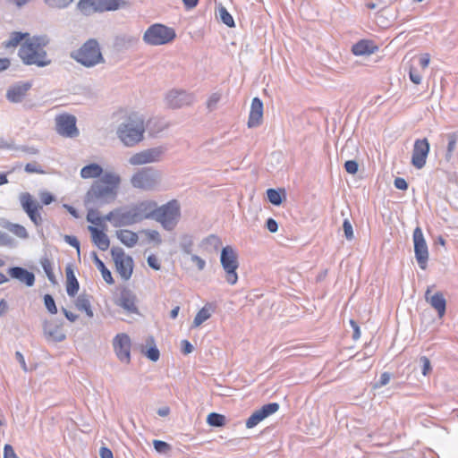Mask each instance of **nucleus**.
<instances>
[{
	"label": "nucleus",
	"instance_id": "f257e3e1",
	"mask_svg": "<svg viewBox=\"0 0 458 458\" xmlns=\"http://www.w3.org/2000/svg\"><path fill=\"white\" fill-rule=\"evenodd\" d=\"M121 183L119 174L106 172L95 181L86 193L84 202L86 206L100 208L114 202L118 195Z\"/></svg>",
	"mask_w": 458,
	"mask_h": 458
},
{
	"label": "nucleus",
	"instance_id": "f03ea898",
	"mask_svg": "<svg viewBox=\"0 0 458 458\" xmlns=\"http://www.w3.org/2000/svg\"><path fill=\"white\" fill-rule=\"evenodd\" d=\"M48 43L49 39L46 35L29 38L21 45L18 55L26 65L46 67L52 63L44 49Z\"/></svg>",
	"mask_w": 458,
	"mask_h": 458
},
{
	"label": "nucleus",
	"instance_id": "7ed1b4c3",
	"mask_svg": "<svg viewBox=\"0 0 458 458\" xmlns=\"http://www.w3.org/2000/svg\"><path fill=\"white\" fill-rule=\"evenodd\" d=\"M153 205L145 200L127 208H118L105 216L114 227L129 226L148 219V210Z\"/></svg>",
	"mask_w": 458,
	"mask_h": 458
},
{
	"label": "nucleus",
	"instance_id": "20e7f679",
	"mask_svg": "<svg viewBox=\"0 0 458 458\" xmlns=\"http://www.w3.org/2000/svg\"><path fill=\"white\" fill-rule=\"evenodd\" d=\"M150 204L153 206L148 210V219L151 218L160 223L167 231L174 230L181 217L179 202L176 199H172L161 207H157V203L150 200Z\"/></svg>",
	"mask_w": 458,
	"mask_h": 458
},
{
	"label": "nucleus",
	"instance_id": "39448f33",
	"mask_svg": "<svg viewBox=\"0 0 458 458\" xmlns=\"http://www.w3.org/2000/svg\"><path fill=\"white\" fill-rule=\"evenodd\" d=\"M144 120L138 114L129 115L117 128V137L126 147H133L143 140Z\"/></svg>",
	"mask_w": 458,
	"mask_h": 458
},
{
	"label": "nucleus",
	"instance_id": "423d86ee",
	"mask_svg": "<svg viewBox=\"0 0 458 458\" xmlns=\"http://www.w3.org/2000/svg\"><path fill=\"white\" fill-rule=\"evenodd\" d=\"M72 57L86 67H93L96 64L105 63L99 44L93 38L86 41L80 49L72 55Z\"/></svg>",
	"mask_w": 458,
	"mask_h": 458
},
{
	"label": "nucleus",
	"instance_id": "0eeeda50",
	"mask_svg": "<svg viewBox=\"0 0 458 458\" xmlns=\"http://www.w3.org/2000/svg\"><path fill=\"white\" fill-rule=\"evenodd\" d=\"M220 262L225 273V280L230 285H234L238 281L237 268L239 267L238 255L235 250L227 245L221 250Z\"/></svg>",
	"mask_w": 458,
	"mask_h": 458
},
{
	"label": "nucleus",
	"instance_id": "6e6552de",
	"mask_svg": "<svg viewBox=\"0 0 458 458\" xmlns=\"http://www.w3.org/2000/svg\"><path fill=\"white\" fill-rule=\"evenodd\" d=\"M174 38V29L157 23L145 31L143 40L148 45L159 46L171 42Z\"/></svg>",
	"mask_w": 458,
	"mask_h": 458
},
{
	"label": "nucleus",
	"instance_id": "1a4fd4ad",
	"mask_svg": "<svg viewBox=\"0 0 458 458\" xmlns=\"http://www.w3.org/2000/svg\"><path fill=\"white\" fill-rule=\"evenodd\" d=\"M160 180V173L153 167H144L135 173L131 179V183L134 188L151 191L153 190Z\"/></svg>",
	"mask_w": 458,
	"mask_h": 458
},
{
	"label": "nucleus",
	"instance_id": "9d476101",
	"mask_svg": "<svg viewBox=\"0 0 458 458\" xmlns=\"http://www.w3.org/2000/svg\"><path fill=\"white\" fill-rule=\"evenodd\" d=\"M55 131L65 138H76L79 135V130L76 126V117L70 114H61L55 116Z\"/></svg>",
	"mask_w": 458,
	"mask_h": 458
},
{
	"label": "nucleus",
	"instance_id": "9b49d317",
	"mask_svg": "<svg viewBox=\"0 0 458 458\" xmlns=\"http://www.w3.org/2000/svg\"><path fill=\"white\" fill-rule=\"evenodd\" d=\"M412 238L416 260L419 267L424 270L427 268L429 255L428 245L420 227L417 226L414 229Z\"/></svg>",
	"mask_w": 458,
	"mask_h": 458
},
{
	"label": "nucleus",
	"instance_id": "f8f14e48",
	"mask_svg": "<svg viewBox=\"0 0 458 458\" xmlns=\"http://www.w3.org/2000/svg\"><path fill=\"white\" fill-rule=\"evenodd\" d=\"M165 153L163 147H156L144 149L132 155L129 158V163L132 165H141L149 163H156L161 160Z\"/></svg>",
	"mask_w": 458,
	"mask_h": 458
},
{
	"label": "nucleus",
	"instance_id": "ddd939ff",
	"mask_svg": "<svg viewBox=\"0 0 458 458\" xmlns=\"http://www.w3.org/2000/svg\"><path fill=\"white\" fill-rule=\"evenodd\" d=\"M429 149L430 146L426 138L415 140L411 155V164L414 167L421 169L425 166Z\"/></svg>",
	"mask_w": 458,
	"mask_h": 458
},
{
	"label": "nucleus",
	"instance_id": "4468645a",
	"mask_svg": "<svg viewBox=\"0 0 458 458\" xmlns=\"http://www.w3.org/2000/svg\"><path fill=\"white\" fill-rule=\"evenodd\" d=\"M43 333L47 342L59 343L66 338L63 330V322L58 319L44 321Z\"/></svg>",
	"mask_w": 458,
	"mask_h": 458
},
{
	"label": "nucleus",
	"instance_id": "2eb2a0df",
	"mask_svg": "<svg viewBox=\"0 0 458 458\" xmlns=\"http://www.w3.org/2000/svg\"><path fill=\"white\" fill-rule=\"evenodd\" d=\"M114 352L120 361H131V339L126 334H118L113 340Z\"/></svg>",
	"mask_w": 458,
	"mask_h": 458
},
{
	"label": "nucleus",
	"instance_id": "dca6fc26",
	"mask_svg": "<svg viewBox=\"0 0 458 458\" xmlns=\"http://www.w3.org/2000/svg\"><path fill=\"white\" fill-rule=\"evenodd\" d=\"M194 94L183 89H172L165 97L167 105L172 108H181L194 102Z\"/></svg>",
	"mask_w": 458,
	"mask_h": 458
},
{
	"label": "nucleus",
	"instance_id": "f3484780",
	"mask_svg": "<svg viewBox=\"0 0 458 458\" xmlns=\"http://www.w3.org/2000/svg\"><path fill=\"white\" fill-rule=\"evenodd\" d=\"M20 201L23 210L27 213L30 219L36 225H39L42 223V217L38 212V208H41L30 193L25 192L20 196Z\"/></svg>",
	"mask_w": 458,
	"mask_h": 458
},
{
	"label": "nucleus",
	"instance_id": "a211bd4d",
	"mask_svg": "<svg viewBox=\"0 0 458 458\" xmlns=\"http://www.w3.org/2000/svg\"><path fill=\"white\" fill-rule=\"evenodd\" d=\"M279 410V404L277 403H269L263 405L260 409L255 411L246 420V428H252L256 427L259 422L274 414Z\"/></svg>",
	"mask_w": 458,
	"mask_h": 458
},
{
	"label": "nucleus",
	"instance_id": "6ab92c4d",
	"mask_svg": "<svg viewBox=\"0 0 458 458\" xmlns=\"http://www.w3.org/2000/svg\"><path fill=\"white\" fill-rule=\"evenodd\" d=\"M116 304L123 308L127 313L138 314L137 296L130 289L124 288L121 291Z\"/></svg>",
	"mask_w": 458,
	"mask_h": 458
},
{
	"label": "nucleus",
	"instance_id": "aec40b11",
	"mask_svg": "<svg viewBox=\"0 0 458 458\" xmlns=\"http://www.w3.org/2000/svg\"><path fill=\"white\" fill-rule=\"evenodd\" d=\"M31 83L29 81L13 84L6 91V99L12 103L21 102L27 92L31 89Z\"/></svg>",
	"mask_w": 458,
	"mask_h": 458
},
{
	"label": "nucleus",
	"instance_id": "412c9836",
	"mask_svg": "<svg viewBox=\"0 0 458 458\" xmlns=\"http://www.w3.org/2000/svg\"><path fill=\"white\" fill-rule=\"evenodd\" d=\"M430 293L431 290L428 288L425 293V299L427 302L437 310L439 318H443L446 310V301L444 294L441 292H437L432 295Z\"/></svg>",
	"mask_w": 458,
	"mask_h": 458
},
{
	"label": "nucleus",
	"instance_id": "4be33fe9",
	"mask_svg": "<svg viewBox=\"0 0 458 458\" xmlns=\"http://www.w3.org/2000/svg\"><path fill=\"white\" fill-rule=\"evenodd\" d=\"M7 274L13 279L20 281L28 287L35 284V275L21 267H13L8 268Z\"/></svg>",
	"mask_w": 458,
	"mask_h": 458
},
{
	"label": "nucleus",
	"instance_id": "5701e85b",
	"mask_svg": "<svg viewBox=\"0 0 458 458\" xmlns=\"http://www.w3.org/2000/svg\"><path fill=\"white\" fill-rule=\"evenodd\" d=\"M263 117V103L259 98L251 101L250 111L248 120V127L254 128L261 123Z\"/></svg>",
	"mask_w": 458,
	"mask_h": 458
},
{
	"label": "nucleus",
	"instance_id": "b1692460",
	"mask_svg": "<svg viewBox=\"0 0 458 458\" xmlns=\"http://www.w3.org/2000/svg\"><path fill=\"white\" fill-rule=\"evenodd\" d=\"M88 229L91 233L94 244H96L99 250H106L110 246L108 236L103 231L98 230L95 226L89 225Z\"/></svg>",
	"mask_w": 458,
	"mask_h": 458
},
{
	"label": "nucleus",
	"instance_id": "393cba45",
	"mask_svg": "<svg viewBox=\"0 0 458 458\" xmlns=\"http://www.w3.org/2000/svg\"><path fill=\"white\" fill-rule=\"evenodd\" d=\"M115 268L121 277L127 281L131 278L133 271V259L131 256L122 260H115Z\"/></svg>",
	"mask_w": 458,
	"mask_h": 458
},
{
	"label": "nucleus",
	"instance_id": "a878e982",
	"mask_svg": "<svg viewBox=\"0 0 458 458\" xmlns=\"http://www.w3.org/2000/svg\"><path fill=\"white\" fill-rule=\"evenodd\" d=\"M66 274V292L70 297H74L80 288L79 282L75 276L74 271L71 265L65 267Z\"/></svg>",
	"mask_w": 458,
	"mask_h": 458
},
{
	"label": "nucleus",
	"instance_id": "bb28decb",
	"mask_svg": "<svg viewBox=\"0 0 458 458\" xmlns=\"http://www.w3.org/2000/svg\"><path fill=\"white\" fill-rule=\"evenodd\" d=\"M99 4L100 0H80L77 8L82 14L89 16L95 13H101V11L98 10Z\"/></svg>",
	"mask_w": 458,
	"mask_h": 458
},
{
	"label": "nucleus",
	"instance_id": "cd10ccee",
	"mask_svg": "<svg viewBox=\"0 0 458 458\" xmlns=\"http://www.w3.org/2000/svg\"><path fill=\"white\" fill-rule=\"evenodd\" d=\"M76 308L84 311L89 318H92L94 316L93 310L91 309V296L86 293L80 294L75 301Z\"/></svg>",
	"mask_w": 458,
	"mask_h": 458
},
{
	"label": "nucleus",
	"instance_id": "c85d7f7f",
	"mask_svg": "<svg viewBox=\"0 0 458 458\" xmlns=\"http://www.w3.org/2000/svg\"><path fill=\"white\" fill-rule=\"evenodd\" d=\"M116 236L125 246L131 248L138 242V234L132 231L122 229L116 231Z\"/></svg>",
	"mask_w": 458,
	"mask_h": 458
},
{
	"label": "nucleus",
	"instance_id": "c756f323",
	"mask_svg": "<svg viewBox=\"0 0 458 458\" xmlns=\"http://www.w3.org/2000/svg\"><path fill=\"white\" fill-rule=\"evenodd\" d=\"M376 47L369 40H360L352 47L353 55L360 56L374 53Z\"/></svg>",
	"mask_w": 458,
	"mask_h": 458
},
{
	"label": "nucleus",
	"instance_id": "7c9ffc66",
	"mask_svg": "<svg viewBox=\"0 0 458 458\" xmlns=\"http://www.w3.org/2000/svg\"><path fill=\"white\" fill-rule=\"evenodd\" d=\"M103 169L102 167L96 163L89 164L88 165H85L81 170V176L83 179H89V178H100L103 174Z\"/></svg>",
	"mask_w": 458,
	"mask_h": 458
},
{
	"label": "nucleus",
	"instance_id": "2f4dec72",
	"mask_svg": "<svg viewBox=\"0 0 458 458\" xmlns=\"http://www.w3.org/2000/svg\"><path fill=\"white\" fill-rule=\"evenodd\" d=\"M443 137L447 140V147L445 158L446 161H450L456 148L458 141V131L446 133L443 135Z\"/></svg>",
	"mask_w": 458,
	"mask_h": 458
},
{
	"label": "nucleus",
	"instance_id": "473e14b6",
	"mask_svg": "<svg viewBox=\"0 0 458 458\" xmlns=\"http://www.w3.org/2000/svg\"><path fill=\"white\" fill-rule=\"evenodd\" d=\"M91 256H92L95 265L101 272L102 277L105 280V282L108 284H113L114 283V281L113 279L111 271L108 268H106L104 262L98 258V256L97 255V253L95 251H93L91 253Z\"/></svg>",
	"mask_w": 458,
	"mask_h": 458
},
{
	"label": "nucleus",
	"instance_id": "72a5a7b5",
	"mask_svg": "<svg viewBox=\"0 0 458 458\" xmlns=\"http://www.w3.org/2000/svg\"><path fill=\"white\" fill-rule=\"evenodd\" d=\"M127 0H100L98 10L102 12L115 11L127 4Z\"/></svg>",
	"mask_w": 458,
	"mask_h": 458
},
{
	"label": "nucleus",
	"instance_id": "f704fd0d",
	"mask_svg": "<svg viewBox=\"0 0 458 458\" xmlns=\"http://www.w3.org/2000/svg\"><path fill=\"white\" fill-rule=\"evenodd\" d=\"M139 41L137 37L123 35L115 39V46L120 49H128L134 47Z\"/></svg>",
	"mask_w": 458,
	"mask_h": 458
},
{
	"label": "nucleus",
	"instance_id": "c9c22d12",
	"mask_svg": "<svg viewBox=\"0 0 458 458\" xmlns=\"http://www.w3.org/2000/svg\"><path fill=\"white\" fill-rule=\"evenodd\" d=\"M88 207V214H87V221L100 227H106L104 221H106L104 217L99 216L98 211L96 209L97 208L87 206Z\"/></svg>",
	"mask_w": 458,
	"mask_h": 458
},
{
	"label": "nucleus",
	"instance_id": "e433bc0d",
	"mask_svg": "<svg viewBox=\"0 0 458 458\" xmlns=\"http://www.w3.org/2000/svg\"><path fill=\"white\" fill-rule=\"evenodd\" d=\"M147 344L150 345L149 348L144 352L142 350V352L151 360V361H157L159 359L160 352L157 347L155 344V340L152 336H148L146 340Z\"/></svg>",
	"mask_w": 458,
	"mask_h": 458
},
{
	"label": "nucleus",
	"instance_id": "4c0bfd02",
	"mask_svg": "<svg viewBox=\"0 0 458 458\" xmlns=\"http://www.w3.org/2000/svg\"><path fill=\"white\" fill-rule=\"evenodd\" d=\"M202 244L207 250L211 252L219 249L222 245V241L218 236L210 234L202 241Z\"/></svg>",
	"mask_w": 458,
	"mask_h": 458
},
{
	"label": "nucleus",
	"instance_id": "58836bf2",
	"mask_svg": "<svg viewBox=\"0 0 458 458\" xmlns=\"http://www.w3.org/2000/svg\"><path fill=\"white\" fill-rule=\"evenodd\" d=\"M216 16L221 20V21L225 24L229 28L235 27V22L233 16L229 13L227 9L220 4L217 8Z\"/></svg>",
	"mask_w": 458,
	"mask_h": 458
},
{
	"label": "nucleus",
	"instance_id": "ea45409f",
	"mask_svg": "<svg viewBox=\"0 0 458 458\" xmlns=\"http://www.w3.org/2000/svg\"><path fill=\"white\" fill-rule=\"evenodd\" d=\"M29 33H22L19 31H14L11 34L10 38L4 42L5 47H16L18 46L21 40L25 38H29Z\"/></svg>",
	"mask_w": 458,
	"mask_h": 458
},
{
	"label": "nucleus",
	"instance_id": "a19ab883",
	"mask_svg": "<svg viewBox=\"0 0 458 458\" xmlns=\"http://www.w3.org/2000/svg\"><path fill=\"white\" fill-rule=\"evenodd\" d=\"M40 265H41L44 272L46 273L48 280L52 284H55L56 280H55V276L53 272V266H52L51 260L47 257H43L40 259Z\"/></svg>",
	"mask_w": 458,
	"mask_h": 458
},
{
	"label": "nucleus",
	"instance_id": "79ce46f5",
	"mask_svg": "<svg viewBox=\"0 0 458 458\" xmlns=\"http://www.w3.org/2000/svg\"><path fill=\"white\" fill-rule=\"evenodd\" d=\"M179 246L182 251L187 255H191L192 253L193 249V238L190 234H183L180 238Z\"/></svg>",
	"mask_w": 458,
	"mask_h": 458
},
{
	"label": "nucleus",
	"instance_id": "37998d69",
	"mask_svg": "<svg viewBox=\"0 0 458 458\" xmlns=\"http://www.w3.org/2000/svg\"><path fill=\"white\" fill-rule=\"evenodd\" d=\"M207 422L212 427H223L225 424V417L216 412H211L208 415Z\"/></svg>",
	"mask_w": 458,
	"mask_h": 458
},
{
	"label": "nucleus",
	"instance_id": "c03bdc74",
	"mask_svg": "<svg viewBox=\"0 0 458 458\" xmlns=\"http://www.w3.org/2000/svg\"><path fill=\"white\" fill-rule=\"evenodd\" d=\"M6 228L16 236L21 239H27L29 237L28 232L23 225L18 224L8 223Z\"/></svg>",
	"mask_w": 458,
	"mask_h": 458
},
{
	"label": "nucleus",
	"instance_id": "a18cd8bd",
	"mask_svg": "<svg viewBox=\"0 0 458 458\" xmlns=\"http://www.w3.org/2000/svg\"><path fill=\"white\" fill-rule=\"evenodd\" d=\"M282 193L284 194V190L282 191L276 189H268L267 191L268 200L275 206H279L282 203Z\"/></svg>",
	"mask_w": 458,
	"mask_h": 458
},
{
	"label": "nucleus",
	"instance_id": "49530a36",
	"mask_svg": "<svg viewBox=\"0 0 458 458\" xmlns=\"http://www.w3.org/2000/svg\"><path fill=\"white\" fill-rule=\"evenodd\" d=\"M210 316H211V314H210L208 309H207L206 306L203 307L201 310H199L198 311V313L196 314V316L194 318V320H193L194 327L200 326L203 322L208 320L210 318Z\"/></svg>",
	"mask_w": 458,
	"mask_h": 458
},
{
	"label": "nucleus",
	"instance_id": "de8ad7c7",
	"mask_svg": "<svg viewBox=\"0 0 458 458\" xmlns=\"http://www.w3.org/2000/svg\"><path fill=\"white\" fill-rule=\"evenodd\" d=\"M74 0H44L45 4L54 9H64L68 7Z\"/></svg>",
	"mask_w": 458,
	"mask_h": 458
},
{
	"label": "nucleus",
	"instance_id": "09e8293b",
	"mask_svg": "<svg viewBox=\"0 0 458 458\" xmlns=\"http://www.w3.org/2000/svg\"><path fill=\"white\" fill-rule=\"evenodd\" d=\"M44 304H45V307L47 308V310H48L49 313H51V314H56L57 313V308H56V305H55V300H54L52 295L46 294L44 296Z\"/></svg>",
	"mask_w": 458,
	"mask_h": 458
},
{
	"label": "nucleus",
	"instance_id": "8fccbe9b",
	"mask_svg": "<svg viewBox=\"0 0 458 458\" xmlns=\"http://www.w3.org/2000/svg\"><path fill=\"white\" fill-rule=\"evenodd\" d=\"M221 99V93L215 92L213 93L207 101V107L209 111H213L216 108L217 103Z\"/></svg>",
	"mask_w": 458,
	"mask_h": 458
},
{
	"label": "nucleus",
	"instance_id": "3c124183",
	"mask_svg": "<svg viewBox=\"0 0 458 458\" xmlns=\"http://www.w3.org/2000/svg\"><path fill=\"white\" fill-rule=\"evenodd\" d=\"M153 445L155 450L160 454H165L171 449L170 445L162 440H154Z\"/></svg>",
	"mask_w": 458,
	"mask_h": 458
},
{
	"label": "nucleus",
	"instance_id": "603ef678",
	"mask_svg": "<svg viewBox=\"0 0 458 458\" xmlns=\"http://www.w3.org/2000/svg\"><path fill=\"white\" fill-rule=\"evenodd\" d=\"M343 229H344V236L347 240L351 241L353 239V230H352V225L351 224V222L349 221V219H344V223H343Z\"/></svg>",
	"mask_w": 458,
	"mask_h": 458
},
{
	"label": "nucleus",
	"instance_id": "864d4df0",
	"mask_svg": "<svg viewBox=\"0 0 458 458\" xmlns=\"http://www.w3.org/2000/svg\"><path fill=\"white\" fill-rule=\"evenodd\" d=\"M25 172L28 174H43L44 171L36 162L28 163L24 167Z\"/></svg>",
	"mask_w": 458,
	"mask_h": 458
},
{
	"label": "nucleus",
	"instance_id": "5fc2aeb1",
	"mask_svg": "<svg viewBox=\"0 0 458 458\" xmlns=\"http://www.w3.org/2000/svg\"><path fill=\"white\" fill-rule=\"evenodd\" d=\"M111 254L114 262L115 260H122L127 258L123 250L120 247H113L111 250Z\"/></svg>",
	"mask_w": 458,
	"mask_h": 458
},
{
	"label": "nucleus",
	"instance_id": "6e6d98bb",
	"mask_svg": "<svg viewBox=\"0 0 458 458\" xmlns=\"http://www.w3.org/2000/svg\"><path fill=\"white\" fill-rule=\"evenodd\" d=\"M420 361L422 365V375L423 376L428 375L429 372L431 371V364H430L429 359L426 356H421L420 358Z\"/></svg>",
	"mask_w": 458,
	"mask_h": 458
},
{
	"label": "nucleus",
	"instance_id": "4d7b16f0",
	"mask_svg": "<svg viewBox=\"0 0 458 458\" xmlns=\"http://www.w3.org/2000/svg\"><path fill=\"white\" fill-rule=\"evenodd\" d=\"M391 379V374L389 372H384L381 374L379 380L375 383L374 388L382 387L389 383Z\"/></svg>",
	"mask_w": 458,
	"mask_h": 458
},
{
	"label": "nucleus",
	"instance_id": "13d9d810",
	"mask_svg": "<svg viewBox=\"0 0 458 458\" xmlns=\"http://www.w3.org/2000/svg\"><path fill=\"white\" fill-rule=\"evenodd\" d=\"M344 168L347 173L355 174L358 172L359 165L355 160H347L344 163Z\"/></svg>",
	"mask_w": 458,
	"mask_h": 458
},
{
	"label": "nucleus",
	"instance_id": "bf43d9fd",
	"mask_svg": "<svg viewBox=\"0 0 458 458\" xmlns=\"http://www.w3.org/2000/svg\"><path fill=\"white\" fill-rule=\"evenodd\" d=\"M145 233L149 241L155 242L157 244H160L162 242L161 236L157 231L146 230Z\"/></svg>",
	"mask_w": 458,
	"mask_h": 458
},
{
	"label": "nucleus",
	"instance_id": "052dcab7",
	"mask_svg": "<svg viewBox=\"0 0 458 458\" xmlns=\"http://www.w3.org/2000/svg\"><path fill=\"white\" fill-rule=\"evenodd\" d=\"M191 260L194 263L199 271H202L206 267V261L198 255L191 254Z\"/></svg>",
	"mask_w": 458,
	"mask_h": 458
},
{
	"label": "nucleus",
	"instance_id": "680f3d73",
	"mask_svg": "<svg viewBox=\"0 0 458 458\" xmlns=\"http://www.w3.org/2000/svg\"><path fill=\"white\" fill-rule=\"evenodd\" d=\"M13 150H20L22 151L28 155H37L38 154V149L35 147H30V146H16L14 145Z\"/></svg>",
	"mask_w": 458,
	"mask_h": 458
},
{
	"label": "nucleus",
	"instance_id": "e2e57ef3",
	"mask_svg": "<svg viewBox=\"0 0 458 458\" xmlns=\"http://www.w3.org/2000/svg\"><path fill=\"white\" fill-rule=\"evenodd\" d=\"M13 242V238L7 233L0 231V246H11Z\"/></svg>",
	"mask_w": 458,
	"mask_h": 458
},
{
	"label": "nucleus",
	"instance_id": "0e129e2a",
	"mask_svg": "<svg viewBox=\"0 0 458 458\" xmlns=\"http://www.w3.org/2000/svg\"><path fill=\"white\" fill-rule=\"evenodd\" d=\"M409 77L410 80L415 84H420L422 80L420 73L414 68L410 69Z\"/></svg>",
	"mask_w": 458,
	"mask_h": 458
},
{
	"label": "nucleus",
	"instance_id": "69168bd1",
	"mask_svg": "<svg viewBox=\"0 0 458 458\" xmlns=\"http://www.w3.org/2000/svg\"><path fill=\"white\" fill-rule=\"evenodd\" d=\"M148 265L154 270H159L161 266L158 259L155 255H149L147 259Z\"/></svg>",
	"mask_w": 458,
	"mask_h": 458
},
{
	"label": "nucleus",
	"instance_id": "338daca9",
	"mask_svg": "<svg viewBox=\"0 0 458 458\" xmlns=\"http://www.w3.org/2000/svg\"><path fill=\"white\" fill-rule=\"evenodd\" d=\"M40 200L44 205H49L55 200V197L48 191H43L39 195Z\"/></svg>",
	"mask_w": 458,
	"mask_h": 458
},
{
	"label": "nucleus",
	"instance_id": "774afa93",
	"mask_svg": "<svg viewBox=\"0 0 458 458\" xmlns=\"http://www.w3.org/2000/svg\"><path fill=\"white\" fill-rule=\"evenodd\" d=\"M4 458H19L9 444H6L4 447Z\"/></svg>",
	"mask_w": 458,
	"mask_h": 458
}]
</instances>
